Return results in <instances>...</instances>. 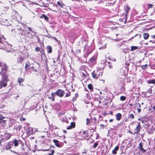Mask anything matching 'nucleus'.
<instances>
[{
  "label": "nucleus",
  "mask_w": 155,
  "mask_h": 155,
  "mask_svg": "<svg viewBox=\"0 0 155 155\" xmlns=\"http://www.w3.org/2000/svg\"><path fill=\"white\" fill-rule=\"evenodd\" d=\"M19 97V96L18 95H17L16 97H15V98H16V100L17 99V98H18Z\"/></svg>",
  "instance_id": "338daca9"
},
{
  "label": "nucleus",
  "mask_w": 155,
  "mask_h": 155,
  "mask_svg": "<svg viewBox=\"0 0 155 155\" xmlns=\"http://www.w3.org/2000/svg\"><path fill=\"white\" fill-rule=\"evenodd\" d=\"M98 145V143L97 142H96L93 145V147L95 148Z\"/></svg>",
  "instance_id": "4c0bfd02"
},
{
  "label": "nucleus",
  "mask_w": 155,
  "mask_h": 155,
  "mask_svg": "<svg viewBox=\"0 0 155 155\" xmlns=\"http://www.w3.org/2000/svg\"><path fill=\"white\" fill-rule=\"evenodd\" d=\"M75 126V124L74 122H72L71 123L70 125L67 128V130L71 129L72 128H74Z\"/></svg>",
  "instance_id": "ddd939ff"
},
{
  "label": "nucleus",
  "mask_w": 155,
  "mask_h": 155,
  "mask_svg": "<svg viewBox=\"0 0 155 155\" xmlns=\"http://www.w3.org/2000/svg\"><path fill=\"white\" fill-rule=\"evenodd\" d=\"M113 119H111L110 120L109 122H111L113 121Z\"/></svg>",
  "instance_id": "0e129e2a"
},
{
  "label": "nucleus",
  "mask_w": 155,
  "mask_h": 155,
  "mask_svg": "<svg viewBox=\"0 0 155 155\" xmlns=\"http://www.w3.org/2000/svg\"><path fill=\"white\" fill-rule=\"evenodd\" d=\"M155 110V106H153L152 109V111H154Z\"/></svg>",
  "instance_id": "603ef678"
},
{
  "label": "nucleus",
  "mask_w": 155,
  "mask_h": 155,
  "mask_svg": "<svg viewBox=\"0 0 155 155\" xmlns=\"http://www.w3.org/2000/svg\"><path fill=\"white\" fill-rule=\"evenodd\" d=\"M129 132L130 134H132V135H135V134H134V133H133L131 132L130 131H129Z\"/></svg>",
  "instance_id": "4d7b16f0"
},
{
  "label": "nucleus",
  "mask_w": 155,
  "mask_h": 155,
  "mask_svg": "<svg viewBox=\"0 0 155 155\" xmlns=\"http://www.w3.org/2000/svg\"><path fill=\"white\" fill-rule=\"evenodd\" d=\"M30 63L28 61L27 62L25 66V68L26 70H28L30 69Z\"/></svg>",
  "instance_id": "2eb2a0df"
},
{
  "label": "nucleus",
  "mask_w": 155,
  "mask_h": 155,
  "mask_svg": "<svg viewBox=\"0 0 155 155\" xmlns=\"http://www.w3.org/2000/svg\"><path fill=\"white\" fill-rule=\"evenodd\" d=\"M56 94L55 93H52L51 94V98H52V101H55L54 97Z\"/></svg>",
  "instance_id": "a878e982"
},
{
  "label": "nucleus",
  "mask_w": 155,
  "mask_h": 155,
  "mask_svg": "<svg viewBox=\"0 0 155 155\" xmlns=\"http://www.w3.org/2000/svg\"><path fill=\"white\" fill-rule=\"evenodd\" d=\"M55 94L58 97H61L63 96L65 93L64 91L62 89H58L55 92Z\"/></svg>",
  "instance_id": "7ed1b4c3"
},
{
  "label": "nucleus",
  "mask_w": 155,
  "mask_h": 155,
  "mask_svg": "<svg viewBox=\"0 0 155 155\" xmlns=\"http://www.w3.org/2000/svg\"><path fill=\"white\" fill-rule=\"evenodd\" d=\"M134 106L135 109L137 110L138 112L140 113L141 111V110L140 108L141 107L140 104L139 103L136 102L134 104Z\"/></svg>",
  "instance_id": "6e6552de"
},
{
  "label": "nucleus",
  "mask_w": 155,
  "mask_h": 155,
  "mask_svg": "<svg viewBox=\"0 0 155 155\" xmlns=\"http://www.w3.org/2000/svg\"><path fill=\"white\" fill-rule=\"evenodd\" d=\"M13 142L10 141L6 145L5 147V149L6 150H10L13 147Z\"/></svg>",
  "instance_id": "0eeeda50"
},
{
  "label": "nucleus",
  "mask_w": 155,
  "mask_h": 155,
  "mask_svg": "<svg viewBox=\"0 0 155 155\" xmlns=\"http://www.w3.org/2000/svg\"><path fill=\"white\" fill-rule=\"evenodd\" d=\"M78 96V94L77 93L75 94V97L76 98Z\"/></svg>",
  "instance_id": "680f3d73"
},
{
  "label": "nucleus",
  "mask_w": 155,
  "mask_h": 155,
  "mask_svg": "<svg viewBox=\"0 0 155 155\" xmlns=\"http://www.w3.org/2000/svg\"><path fill=\"white\" fill-rule=\"evenodd\" d=\"M46 49L47 50L48 53H50L52 52V48L50 46H48L46 48Z\"/></svg>",
  "instance_id": "6ab92c4d"
},
{
  "label": "nucleus",
  "mask_w": 155,
  "mask_h": 155,
  "mask_svg": "<svg viewBox=\"0 0 155 155\" xmlns=\"http://www.w3.org/2000/svg\"><path fill=\"white\" fill-rule=\"evenodd\" d=\"M88 87L89 88V89L91 91H92L93 90V87L91 84H89L88 85Z\"/></svg>",
  "instance_id": "7c9ffc66"
},
{
  "label": "nucleus",
  "mask_w": 155,
  "mask_h": 155,
  "mask_svg": "<svg viewBox=\"0 0 155 155\" xmlns=\"http://www.w3.org/2000/svg\"><path fill=\"white\" fill-rule=\"evenodd\" d=\"M63 133L64 134H66L67 133V131L66 130H64L63 131Z\"/></svg>",
  "instance_id": "e2e57ef3"
},
{
  "label": "nucleus",
  "mask_w": 155,
  "mask_h": 155,
  "mask_svg": "<svg viewBox=\"0 0 155 155\" xmlns=\"http://www.w3.org/2000/svg\"><path fill=\"white\" fill-rule=\"evenodd\" d=\"M2 41L1 38V37H0V43H2Z\"/></svg>",
  "instance_id": "774afa93"
},
{
  "label": "nucleus",
  "mask_w": 155,
  "mask_h": 155,
  "mask_svg": "<svg viewBox=\"0 0 155 155\" xmlns=\"http://www.w3.org/2000/svg\"><path fill=\"white\" fill-rule=\"evenodd\" d=\"M151 37L153 39H155V35H152Z\"/></svg>",
  "instance_id": "052dcab7"
},
{
  "label": "nucleus",
  "mask_w": 155,
  "mask_h": 155,
  "mask_svg": "<svg viewBox=\"0 0 155 155\" xmlns=\"http://www.w3.org/2000/svg\"><path fill=\"white\" fill-rule=\"evenodd\" d=\"M35 38H36V39H37V41L38 42H39L40 39L38 36V35H36V36L35 35Z\"/></svg>",
  "instance_id": "79ce46f5"
},
{
  "label": "nucleus",
  "mask_w": 155,
  "mask_h": 155,
  "mask_svg": "<svg viewBox=\"0 0 155 155\" xmlns=\"http://www.w3.org/2000/svg\"><path fill=\"white\" fill-rule=\"evenodd\" d=\"M138 48V47L135 46H132L131 47V51H133L134 50L137 49Z\"/></svg>",
  "instance_id": "cd10ccee"
},
{
  "label": "nucleus",
  "mask_w": 155,
  "mask_h": 155,
  "mask_svg": "<svg viewBox=\"0 0 155 155\" xmlns=\"http://www.w3.org/2000/svg\"><path fill=\"white\" fill-rule=\"evenodd\" d=\"M154 130V129L153 128V127H152L150 129V130L148 132V133L149 134H152Z\"/></svg>",
  "instance_id": "c85d7f7f"
},
{
  "label": "nucleus",
  "mask_w": 155,
  "mask_h": 155,
  "mask_svg": "<svg viewBox=\"0 0 155 155\" xmlns=\"http://www.w3.org/2000/svg\"><path fill=\"white\" fill-rule=\"evenodd\" d=\"M57 3L58 5H59L60 7L61 8H63L64 6V5L63 4L62 2H60L59 1H58Z\"/></svg>",
  "instance_id": "bb28decb"
},
{
  "label": "nucleus",
  "mask_w": 155,
  "mask_h": 155,
  "mask_svg": "<svg viewBox=\"0 0 155 155\" xmlns=\"http://www.w3.org/2000/svg\"><path fill=\"white\" fill-rule=\"evenodd\" d=\"M28 31H32L31 28L30 27H28Z\"/></svg>",
  "instance_id": "13d9d810"
},
{
  "label": "nucleus",
  "mask_w": 155,
  "mask_h": 155,
  "mask_svg": "<svg viewBox=\"0 0 155 155\" xmlns=\"http://www.w3.org/2000/svg\"><path fill=\"white\" fill-rule=\"evenodd\" d=\"M40 50V48L38 47H37L35 48V50L36 51H38Z\"/></svg>",
  "instance_id": "de8ad7c7"
},
{
  "label": "nucleus",
  "mask_w": 155,
  "mask_h": 155,
  "mask_svg": "<svg viewBox=\"0 0 155 155\" xmlns=\"http://www.w3.org/2000/svg\"><path fill=\"white\" fill-rule=\"evenodd\" d=\"M18 123L16 122V121L13 119H10L9 120V127H12L13 125H16Z\"/></svg>",
  "instance_id": "1a4fd4ad"
},
{
  "label": "nucleus",
  "mask_w": 155,
  "mask_h": 155,
  "mask_svg": "<svg viewBox=\"0 0 155 155\" xmlns=\"http://www.w3.org/2000/svg\"><path fill=\"white\" fill-rule=\"evenodd\" d=\"M20 120H25V118H24L22 117H20Z\"/></svg>",
  "instance_id": "6e6d98bb"
},
{
  "label": "nucleus",
  "mask_w": 155,
  "mask_h": 155,
  "mask_svg": "<svg viewBox=\"0 0 155 155\" xmlns=\"http://www.w3.org/2000/svg\"><path fill=\"white\" fill-rule=\"evenodd\" d=\"M54 152V150H52L51 151V153L48 154V155H53Z\"/></svg>",
  "instance_id": "49530a36"
},
{
  "label": "nucleus",
  "mask_w": 155,
  "mask_h": 155,
  "mask_svg": "<svg viewBox=\"0 0 155 155\" xmlns=\"http://www.w3.org/2000/svg\"><path fill=\"white\" fill-rule=\"evenodd\" d=\"M126 97L124 96H121L120 97V99L121 101H124L126 99Z\"/></svg>",
  "instance_id": "72a5a7b5"
},
{
  "label": "nucleus",
  "mask_w": 155,
  "mask_h": 155,
  "mask_svg": "<svg viewBox=\"0 0 155 155\" xmlns=\"http://www.w3.org/2000/svg\"><path fill=\"white\" fill-rule=\"evenodd\" d=\"M92 50H90V51H88L87 52V55H88L89 54H90L92 52Z\"/></svg>",
  "instance_id": "8fccbe9b"
},
{
  "label": "nucleus",
  "mask_w": 155,
  "mask_h": 155,
  "mask_svg": "<svg viewBox=\"0 0 155 155\" xmlns=\"http://www.w3.org/2000/svg\"><path fill=\"white\" fill-rule=\"evenodd\" d=\"M31 35L32 36H35V32L33 31H31Z\"/></svg>",
  "instance_id": "58836bf2"
},
{
  "label": "nucleus",
  "mask_w": 155,
  "mask_h": 155,
  "mask_svg": "<svg viewBox=\"0 0 155 155\" xmlns=\"http://www.w3.org/2000/svg\"><path fill=\"white\" fill-rule=\"evenodd\" d=\"M116 119L117 120H119L122 117V115L120 113H117V114L115 115Z\"/></svg>",
  "instance_id": "f3484780"
},
{
  "label": "nucleus",
  "mask_w": 155,
  "mask_h": 155,
  "mask_svg": "<svg viewBox=\"0 0 155 155\" xmlns=\"http://www.w3.org/2000/svg\"><path fill=\"white\" fill-rule=\"evenodd\" d=\"M138 36V37H139V39L140 38V37H141V35H140V34H137L136 35H135L134 37H133L132 38H134V37H136V36Z\"/></svg>",
  "instance_id": "c03bdc74"
},
{
  "label": "nucleus",
  "mask_w": 155,
  "mask_h": 155,
  "mask_svg": "<svg viewBox=\"0 0 155 155\" xmlns=\"http://www.w3.org/2000/svg\"><path fill=\"white\" fill-rule=\"evenodd\" d=\"M143 36L144 39H147L149 37V34L148 33H144L143 34Z\"/></svg>",
  "instance_id": "412c9836"
},
{
  "label": "nucleus",
  "mask_w": 155,
  "mask_h": 155,
  "mask_svg": "<svg viewBox=\"0 0 155 155\" xmlns=\"http://www.w3.org/2000/svg\"><path fill=\"white\" fill-rule=\"evenodd\" d=\"M33 130L31 128H29L27 130V133L31 135L32 134Z\"/></svg>",
  "instance_id": "b1692460"
},
{
  "label": "nucleus",
  "mask_w": 155,
  "mask_h": 155,
  "mask_svg": "<svg viewBox=\"0 0 155 155\" xmlns=\"http://www.w3.org/2000/svg\"><path fill=\"white\" fill-rule=\"evenodd\" d=\"M143 143L141 142H140L139 144L138 147V149L140 151H141L143 153H145L146 151V150L143 149Z\"/></svg>",
  "instance_id": "9d476101"
},
{
  "label": "nucleus",
  "mask_w": 155,
  "mask_h": 155,
  "mask_svg": "<svg viewBox=\"0 0 155 155\" xmlns=\"http://www.w3.org/2000/svg\"><path fill=\"white\" fill-rule=\"evenodd\" d=\"M5 117L3 116L2 115L0 114V122H1L2 121H5L6 120H5Z\"/></svg>",
  "instance_id": "aec40b11"
},
{
  "label": "nucleus",
  "mask_w": 155,
  "mask_h": 155,
  "mask_svg": "<svg viewBox=\"0 0 155 155\" xmlns=\"http://www.w3.org/2000/svg\"><path fill=\"white\" fill-rule=\"evenodd\" d=\"M147 83L149 84H155V79H152L150 80H149L147 81Z\"/></svg>",
  "instance_id": "4be33fe9"
},
{
  "label": "nucleus",
  "mask_w": 155,
  "mask_h": 155,
  "mask_svg": "<svg viewBox=\"0 0 155 155\" xmlns=\"http://www.w3.org/2000/svg\"><path fill=\"white\" fill-rule=\"evenodd\" d=\"M137 125L134 130V134H137L140 131L141 129V126L140 123L137 122Z\"/></svg>",
  "instance_id": "423d86ee"
},
{
  "label": "nucleus",
  "mask_w": 155,
  "mask_h": 155,
  "mask_svg": "<svg viewBox=\"0 0 155 155\" xmlns=\"http://www.w3.org/2000/svg\"><path fill=\"white\" fill-rule=\"evenodd\" d=\"M100 126L101 127H105L106 126L104 125L103 124H100Z\"/></svg>",
  "instance_id": "bf43d9fd"
},
{
  "label": "nucleus",
  "mask_w": 155,
  "mask_h": 155,
  "mask_svg": "<svg viewBox=\"0 0 155 155\" xmlns=\"http://www.w3.org/2000/svg\"><path fill=\"white\" fill-rule=\"evenodd\" d=\"M2 80L0 81V88L6 87L7 85V83L8 81L7 76L2 75Z\"/></svg>",
  "instance_id": "f03ea898"
},
{
  "label": "nucleus",
  "mask_w": 155,
  "mask_h": 155,
  "mask_svg": "<svg viewBox=\"0 0 155 155\" xmlns=\"http://www.w3.org/2000/svg\"><path fill=\"white\" fill-rule=\"evenodd\" d=\"M138 120H141L142 121V123H144V120H142L141 118L140 119V118H139L138 119Z\"/></svg>",
  "instance_id": "5fc2aeb1"
},
{
  "label": "nucleus",
  "mask_w": 155,
  "mask_h": 155,
  "mask_svg": "<svg viewBox=\"0 0 155 155\" xmlns=\"http://www.w3.org/2000/svg\"><path fill=\"white\" fill-rule=\"evenodd\" d=\"M11 141L13 142V144H14L15 147H16L19 145V141H20V140H17V139H15Z\"/></svg>",
  "instance_id": "f8f14e48"
},
{
  "label": "nucleus",
  "mask_w": 155,
  "mask_h": 155,
  "mask_svg": "<svg viewBox=\"0 0 155 155\" xmlns=\"http://www.w3.org/2000/svg\"><path fill=\"white\" fill-rule=\"evenodd\" d=\"M82 137L85 138H86L89 137L88 135L86 133V131H83L82 134Z\"/></svg>",
  "instance_id": "dca6fc26"
},
{
  "label": "nucleus",
  "mask_w": 155,
  "mask_h": 155,
  "mask_svg": "<svg viewBox=\"0 0 155 155\" xmlns=\"http://www.w3.org/2000/svg\"><path fill=\"white\" fill-rule=\"evenodd\" d=\"M24 79H23V78H18V82L19 83H21V82H22L24 81Z\"/></svg>",
  "instance_id": "2f4dec72"
},
{
  "label": "nucleus",
  "mask_w": 155,
  "mask_h": 155,
  "mask_svg": "<svg viewBox=\"0 0 155 155\" xmlns=\"http://www.w3.org/2000/svg\"><path fill=\"white\" fill-rule=\"evenodd\" d=\"M68 121L67 118L66 117H63L62 119V121H64L67 122Z\"/></svg>",
  "instance_id": "a19ab883"
},
{
  "label": "nucleus",
  "mask_w": 155,
  "mask_h": 155,
  "mask_svg": "<svg viewBox=\"0 0 155 155\" xmlns=\"http://www.w3.org/2000/svg\"><path fill=\"white\" fill-rule=\"evenodd\" d=\"M53 142L54 143L56 147H61V145L58 143L59 141L58 140L54 139L53 140Z\"/></svg>",
  "instance_id": "4468645a"
},
{
  "label": "nucleus",
  "mask_w": 155,
  "mask_h": 155,
  "mask_svg": "<svg viewBox=\"0 0 155 155\" xmlns=\"http://www.w3.org/2000/svg\"><path fill=\"white\" fill-rule=\"evenodd\" d=\"M21 128V126L19 125L18 124L14 125V127L13 128L14 132L16 134H19V132L20 131Z\"/></svg>",
  "instance_id": "39448f33"
},
{
  "label": "nucleus",
  "mask_w": 155,
  "mask_h": 155,
  "mask_svg": "<svg viewBox=\"0 0 155 155\" xmlns=\"http://www.w3.org/2000/svg\"><path fill=\"white\" fill-rule=\"evenodd\" d=\"M112 153L114 154H115L117 153V151L115 150H113L112 151Z\"/></svg>",
  "instance_id": "3c124183"
},
{
  "label": "nucleus",
  "mask_w": 155,
  "mask_h": 155,
  "mask_svg": "<svg viewBox=\"0 0 155 155\" xmlns=\"http://www.w3.org/2000/svg\"><path fill=\"white\" fill-rule=\"evenodd\" d=\"M5 141L4 138H1L0 140V144L2 142H4Z\"/></svg>",
  "instance_id": "09e8293b"
},
{
  "label": "nucleus",
  "mask_w": 155,
  "mask_h": 155,
  "mask_svg": "<svg viewBox=\"0 0 155 155\" xmlns=\"http://www.w3.org/2000/svg\"><path fill=\"white\" fill-rule=\"evenodd\" d=\"M103 71L101 70L97 69L93 71L91 73L92 78L94 79L99 78L102 75Z\"/></svg>",
  "instance_id": "f257e3e1"
},
{
  "label": "nucleus",
  "mask_w": 155,
  "mask_h": 155,
  "mask_svg": "<svg viewBox=\"0 0 155 155\" xmlns=\"http://www.w3.org/2000/svg\"><path fill=\"white\" fill-rule=\"evenodd\" d=\"M148 5V8H151L153 7V5L152 4H149Z\"/></svg>",
  "instance_id": "37998d69"
},
{
  "label": "nucleus",
  "mask_w": 155,
  "mask_h": 155,
  "mask_svg": "<svg viewBox=\"0 0 155 155\" xmlns=\"http://www.w3.org/2000/svg\"><path fill=\"white\" fill-rule=\"evenodd\" d=\"M41 18H44L45 20L47 21H48L49 19V18L45 15L43 14L40 17Z\"/></svg>",
  "instance_id": "a211bd4d"
},
{
  "label": "nucleus",
  "mask_w": 155,
  "mask_h": 155,
  "mask_svg": "<svg viewBox=\"0 0 155 155\" xmlns=\"http://www.w3.org/2000/svg\"><path fill=\"white\" fill-rule=\"evenodd\" d=\"M130 10V8L128 7V5H127L126 8L125 9V12H126V15H127V13Z\"/></svg>",
  "instance_id": "c756f323"
},
{
  "label": "nucleus",
  "mask_w": 155,
  "mask_h": 155,
  "mask_svg": "<svg viewBox=\"0 0 155 155\" xmlns=\"http://www.w3.org/2000/svg\"><path fill=\"white\" fill-rule=\"evenodd\" d=\"M86 124L87 125H89L90 124V120L88 118H87Z\"/></svg>",
  "instance_id": "473e14b6"
},
{
  "label": "nucleus",
  "mask_w": 155,
  "mask_h": 155,
  "mask_svg": "<svg viewBox=\"0 0 155 155\" xmlns=\"http://www.w3.org/2000/svg\"><path fill=\"white\" fill-rule=\"evenodd\" d=\"M148 91L149 92H152V90L151 89H150L149 90H148Z\"/></svg>",
  "instance_id": "69168bd1"
},
{
  "label": "nucleus",
  "mask_w": 155,
  "mask_h": 155,
  "mask_svg": "<svg viewBox=\"0 0 155 155\" xmlns=\"http://www.w3.org/2000/svg\"><path fill=\"white\" fill-rule=\"evenodd\" d=\"M107 63L108 64V66L109 68L111 69V68H112L113 66L112 65V64L110 62H107Z\"/></svg>",
  "instance_id": "f704fd0d"
},
{
  "label": "nucleus",
  "mask_w": 155,
  "mask_h": 155,
  "mask_svg": "<svg viewBox=\"0 0 155 155\" xmlns=\"http://www.w3.org/2000/svg\"><path fill=\"white\" fill-rule=\"evenodd\" d=\"M7 67L6 65L5 64H4L3 68L1 69L2 71H1L0 74H2V75H5L8 76L7 74Z\"/></svg>",
  "instance_id": "20e7f679"
},
{
  "label": "nucleus",
  "mask_w": 155,
  "mask_h": 155,
  "mask_svg": "<svg viewBox=\"0 0 155 155\" xmlns=\"http://www.w3.org/2000/svg\"><path fill=\"white\" fill-rule=\"evenodd\" d=\"M96 59V58L95 57H92L90 59L89 61H90V62L91 63H94Z\"/></svg>",
  "instance_id": "393cba45"
},
{
  "label": "nucleus",
  "mask_w": 155,
  "mask_h": 155,
  "mask_svg": "<svg viewBox=\"0 0 155 155\" xmlns=\"http://www.w3.org/2000/svg\"><path fill=\"white\" fill-rule=\"evenodd\" d=\"M12 135L8 133H5L4 135V139L5 140H7L9 139L11 137Z\"/></svg>",
  "instance_id": "9b49d317"
},
{
  "label": "nucleus",
  "mask_w": 155,
  "mask_h": 155,
  "mask_svg": "<svg viewBox=\"0 0 155 155\" xmlns=\"http://www.w3.org/2000/svg\"><path fill=\"white\" fill-rule=\"evenodd\" d=\"M147 64H146L145 65H143L142 67H141V68H142L143 69V70H145L146 69V68H147Z\"/></svg>",
  "instance_id": "c9c22d12"
},
{
  "label": "nucleus",
  "mask_w": 155,
  "mask_h": 155,
  "mask_svg": "<svg viewBox=\"0 0 155 155\" xmlns=\"http://www.w3.org/2000/svg\"><path fill=\"white\" fill-rule=\"evenodd\" d=\"M118 149L119 147L118 146H116L114 150L117 151V150H118Z\"/></svg>",
  "instance_id": "864d4df0"
},
{
  "label": "nucleus",
  "mask_w": 155,
  "mask_h": 155,
  "mask_svg": "<svg viewBox=\"0 0 155 155\" xmlns=\"http://www.w3.org/2000/svg\"><path fill=\"white\" fill-rule=\"evenodd\" d=\"M71 95V92H69L68 93H67L65 95V97H67L69 96H70Z\"/></svg>",
  "instance_id": "e433bc0d"
},
{
  "label": "nucleus",
  "mask_w": 155,
  "mask_h": 155,
  "mask_svg": "<svg viewBox=\"0 0 155 155\" xmlns=\"http://www.w3.org/2000/svg\"><path fill=\"white\" fill-rule=\"evenodd\" d=\"M52 38L54 39L58 44H59L60 41H58L55 37H52Z\"/></svg>",
  "instance_id": "a18cd8bd"
},
{
  "label": "nucleus",
  "mask_w": 155,
  "mask_h": 155,
  "mask_svg": "<svg viewBox=\"0 0 155 155\" xmlns=\"http://www.w3.org/2000/svg\"><path fill=\"white\" fill-rule=\"evenodd\" d=\"M134 115L133 114H128V119H132L134 118Z\"/></svg>",
  "instance_id": "5701e85b"
},
{
  "label": "nucleus",
  "mask_w": 155,
  "mask_h": 155,
  "mask_svg": "<svg viewBox=\"0 0 155 155\" xmlns=\"http://www.w3.org/2000/svg\"><path fill=\"white\" fill-rule=\"evenodd\" d=\"M18 59H19V60H18V61H19V62H21V63L22 62V61L23 60V58L21 57H19Z\"/></svg>",
  "instance_id": "ea45409f"
}]
</instances>
